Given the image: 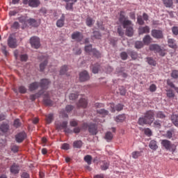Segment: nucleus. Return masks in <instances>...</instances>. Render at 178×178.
<instances>
[{"label":"nucleus","mask_w":178,"mask_h":178,"mask_svg":"<svg viewBox=\"0 0 178 178\" xmlns=\"http://www.w3.org/2000/svg\"><path fill=\"white\" fill-rule=\"evenodd\" d=\"M161 145L165 147V149L170 151V152H175L177 149L176 145L172 143L170 140L167 139L161 140Z\"/></svg>","instance_id":"nucleus-1"},{"label":"nucleus","mask_w":178,"mask_h":178,"mask_svg":"<svg viewBox=\"0 0 178 178\" xmlns=\"http://www.w3.org/2000/svg\"><path fill=\"white\" fill-rule=\"evenodd\" d=\"M125 15L126 13L124 11H121L119 17V22L122 24L124 29H126L128 26H131V21L127 19V17Z\"/></svg>","instance_id":"nucleus-2"},{"label":"nucleus","mask_w":178,"mask_h":178,"mask_svg":"<svg viewBox=\"0 0 178 178\" xmlns=\"http://www.w3.org/2000/svg\"><path fill=\"white\" fill-rule=\"evenodd\" d=\"M56 127L57 130L65 129V133H70V129H67V121H63V122H56Z\"/></svg>","instance_id":"nucleus-3"},{"label":"nucleus","mask_w":178,"mask_h":178,"mask_svg":"<svg viewBox=\"0 0 178 178\" xmlns=\"http://www.w3.org/2000/svg\"><path fill=\"white\" fill-rule=\"evenodd\" d=\"M24 5H29L31 8H38L41 2L40 0H22Z\"/></svg>","instance_id":"nucleus-4"},{"label":"nucleus","mask_w":178,"mask_h":178,"mask_svg":"<svg viewBox=\"0 0 178 178\" xmlns=\"http://www.w3.org/2000/svg\"><path fill=\"white\" fill-rule=\"evenodd\" d=\"M30 44L32 48H35V49H38L41 44H40V38L37 36H33L30 39Z\"/></svg>","instance_id":"nucleus-5"},{"label":"nucleus","mask_w":178,"mask_h":178,"mask_svg":"<svg viewBox=\"0 0 178 178\" xmlns=\"http://www.w3.org/2000/svg\"><path fill=\"white\" fill-rule=\"evenodd\" d=\"M154 116V111H148L145 113V118L149 124H152L154 120H155Z\"/></svg>","instance_id":"nucleus-6"},{"label":"nucleus","mask_w":178,"mask_h":178,"mask_svg":"<svg viewBox=\"0 0 178 178\" xmlns=\"http://www.w3.org/2000/svg\"><path fill=\"white\" fill-rule=\"evenodd\" d=\"M25 138H27V134L25 131H22L15 135V141L22 143Z\"/></svg>","instance_id":"nucleus-7"},{"label":"nucleus","mask_w":178,"mask_h":178,"mask_svg":"<svg viewBox=\"0 0 178 178\" xmlns=\"http://www.w3.org/2000/svg\"><path fill=\"white\" fill-rule=\"evenodd\" d=\"M152 37L161 40V38H163V33L161 30L153 29L152 31Z\"/></svg>","instance_id":"nucleus-8"},{"label":"nucleus","mask_w":178,"mask_h":178,"mask_svg":"<svg viewBox=\"0 0 178 178\" xmlns=\"http://www.w3.org/2000/svg\"><path fill=\"white\" fill-rule=\"evenodd\" d=\"M110 108L111 112H112L113 113L116 112V111L118 112H120V111L123 110V105L122 104H118L115 106V104L111 103L110 104Z\"/></svg>","instance_id":"nucleus-9"},{"label":"nucleus","mask_w":178,"mask_h":178,"mask_svg":"<svg viewBox=\"0 0 178 178\" xmlns=\"http://www.w3.org/2000/svg\"><path fill=\"white\" fill-rule=\"evenodd\" d=\"M88 131L91 136H97L98 134V127L95 124H90Z\"/></svg>","instance_id":"nucleus-10"},{"label":"nucleus","mask_w":178,"mask_h":178,"mask_svg":"<svg viewBox=\"0 0 178 178\" xmlns=\"http://www.w3.org/2000/svg\"><path fill=\"white\" fill-rule=\"evenodd\" d=\"M42 62L40 64V72H44L47 65H48V56H42Z\"/></svg>","instance_id":"nucleus-11"},{"label":"nucleus","mask_w":178,"mask_h":178,"mask_svg":"<svg viewBox=\"0 0 178 178\" xmlns=\"http://www.w3.org/2000/svg\"><path fill=\"white\" fill-rule=\"evenodd\" d=\"M66 2L65 9L67 10H73V5L77 2V0H63Z\"/></svg>","instance_id":"nucleus-12"},{"label":"nucleus","mask_w":178,"mask_h":178,"mask_svg":"<svg viewBox=\"0 0 178 178\" xmlns=\"http://www.w3.org/2000/svg\"><path fill=\"white\" fill-rule=\"evenodd\" d=\"M72 39L80 42L83 40V34L79 31L74 32L72 34Z\"/></svg>","instance_id":"nucleus-13"},{"label":"nucleus","mask_w":178,"mask_h":178,"mask_svg":"<svg viewBox=\"0 0 178 178\" xmlns=\"http://www.w3.org/2000/svg\"><path fill=\"white\" fill-rule=\"evenodd\" d=\"M10 172L13 173V175H19V172H20V166L16 163L13 164L10 168Z\"/></svg>","instance_id":"nucleus-14"},{"label":"nucleus","mask_w":178,"mask_h":178,"mask_svg":"<svg viewBox=\"0 0 178 178\" xmlns=\"http://www.w3.org/2000/svg\"><path fill=\"white\" fill-rule=\"evenodd\" d=\"M8 45L10 48H17V41L16 39L9 37L8 40Z\"/></svg>","instance_id":"nucleus-15"},{"label":"nucleus","mask_w":178,"mask_h":178,"mask_svg":"<svg viewBox=\"0 0 178 178\" xmlns=\"http://www.w3.org/2000/svg\"><path fill=\"white\" fill-rule=\"evenodd\" d=\"M149 26H140L138 28V34L139 35H143V34H148L149 33Z\"/></svg>","instance_id":"nucleus-16"},{"label":"nucleus","mask_w":178,"mask_h":178,"mask_svg":"<svg viewBox=\"0 0 178 178\" xmlns=\"http://www.w3.org/2000/svg\"><path fill=\"white\" fill-rule=\"evenodd\" d=\"M79 80L80 81H87V80H90V75H88V72L87 71H83L79 74Z\"/></svg>","instance_id":"nucleus-17"},{"label":"nucleus","mask_w":178,"mask_h":178,"mask_svg":"<svg viewBox=\"0 0 178 178\" xmlns=\"http://www.w3.org/2000/svg\"><path fill=\"white\" fill-rule=\"evenodd\" d=\"M50 83L51 81H49V79H41L40 83L39 84L42 90H47Z\"/></svg>","instance_id":"nucleus-18"},{"label":"nucleus","mask_w":178,"mask_h":178,"mask_svg":"<svg viewBox=\"0 0 178 178\" xmlns=\"http://www.w3.org/2000/svg\"><path fill=\"white\" fill-rule=\"evenodd\" d=\"M17 20L19 22V23H21V24H22L24 27H26L28 20H29V17L22 15L21 17H19L17 18Z\"/></svg>","instance_id":"nucleus-19"},{"label":"nucleus","mask_w":178,"mask_h":178,"mask_svg":"<svg viewBox=\"0 0 178 178\" xmlns=\"http://www.w3.org/2000/svg\"><path fill=\"white\" fill-rule=\"evenodd\" d=\"M87 105H88V102L86 99H80L79 102L77 103L78 108H87Z\"/></svg>","instance_id":"nucleus-20"},{"label":"nucleus","mask_w":178,"mask_h":178,"mask_svg":"<svg viewBox=\"0 0 178 178\" xmlns=\"http://www.w3.org/2000/svg\"><path fill=\"white\" fill-rule=\"evenodd\" d=\"M125 29H127L126 35H127L128 37H133V35L134 34V30L133 29V24H131V25L127 26Z\"/></svg>","instance_id":"nucleus-21"},{"label":"nucleus","mask_w":178,"mask_h":178,"mask_svg":"<svg viewBox=\"0 0 178 178\" xmlns=\"http://www.w3.org/2000/svg\"><path fill=\"white\" fill-rule=\"evenodd\" d=\"M168 47L172 49H177V44H176V40L175 39H168Z\"/></svg>","instance_id":"nucleus-22"},{"label":"nucleus","mask_w":178,"mask_h":178,"mask_svg":"<svg viewBox=\"0 0 178 178\" xmlns=\"http://www.w3.org/2000/svg\"><path fill=\"white\" fill-rule=\"evenodd\" d=\"M27 24H29V26H32V27H38V26H40V24H38L37 20L33 18H28Z\"/></svg>","instance_id":"nucleus-23"},{"label":"nucleus","mask_w":178,"mask_h":178,"mask_svg":"<svg viewBox=\"0 0 178 178\" xmlns=\"http://www.w3.org/2000/svg\"><path fill=\"white\" fill-rule=\"evenodd\" d=\"M38 87H40V83L35 81L30 83L29 88V90L31 91H35V90H37Z\"/></svg>","instance_id":"nucleus-24"},{"label":"nucleus","mask_w":178,"mask_h":178,"mask_svg":"<svg viewBox=\"0 0 178 178\" xmlns=\"http://www.w3.org/2000/svg\"><path fill=\"white\" fill-rule=\"evenodd\" d=\"M161 48V46L156 44H153L149 45V49L150 51H153L156 54H158L159 49Z\"/></svg>","instance_id":"nucleus-25"},{"label":"nucleus","mask_w":178,"mask_h":178,"mask_svg":"<svg viewBox=\"0 0 178 178\" xmlns=\"http://www.w3.org/2000/svg\"><path fill=\"white\" fill-rule=\"evenodd\" d=\"M43 102L44 105H47V106H52L54 105V102L49 99V97L44 96L43 99Z\"/></svg>","instance_id":"nucleus-26"},{"label":"nucleus","mask_w":178,"mask_h":178,"mask_svg":"<svg viewBox=\"0 0 178 178\" xmlns=\"http://www.w3.org/2000/svg\"><path fill=\"white\" fill-rule=\"evenodd\" d=\"M138 124L140 126H144V124H149L148 120L145 117H142L138 119Z\"/></svg>","instance_id":"nucleus-27"},{"label":"nucleus","mask_w":178,"mask_h":178,"mask_svg":"<svg viewBox=\"0 0 178 178\" xmlns=\"http://www.w3.org/2000/svg\"><path fill=\"white\" fill-rule=\"evenodd\" d=\"M0 130L2 133H8V131H9V125L5 123L1 124L0 126Z\"/></svg>","instance_id":"nucleus-28"},{"label":"nucleus","mask_w":178,"mask_h":178,"mask_svg":"<svg viewBox=\"0 0 178 178\" xmlns=\"http://www.w3.org/2000/svg\"><path fill=\"white\" fill-rule=\"evenodd\" d=\"M149 147L151 149H153V151H156L158 149V145L156 144V140H151Z\"/></svg>","instance_id":"nucleus-29"},{"label":"nucleus","mask_w":178,"mask_h":178,"mask_svg":"<svg viewBox=\"0 0 178 178\" xmlns=\"http://www.w3.org/2000/svg\"><path fill=\"white\" fill-rule=\"evenodd\" d=\"M57 27H63L65 26V15H62L60 19L56 22Z\"/></svg>","instance_id":"nucleus-30"},{"label":"nucleus","mask_w":178,"mask_h":178,"mask_svg":"<svg viewBox=\"0 0 178 178\" xmlns=\"http://www.w3.org/2000/svg\"><path fill=\"white\" fill-rule=\"evenodd\" d=\"M171 121L176 126V127H178V115L173 114L171 116Z\"/></svg>","instance_id":"nucleus-31"},{"label":"nucleus","mask_w":178,"mask_h":178,"mask_svg":"<svg viewBox=\"0 0 178 178\" xmlns=\"http://www.w3.org/2000/svg\"><path fill=\"white\" fill-rule=\"evenodd\" d=\"M151 36L149 35H146L143 38V42L145 45H149V44H151Z\"/></svg>","instance_id":"nucleus-32"},{"label":"nucleus","mask_w":178,"mask_h":178,"mask_svg":"<svg viewBox=\"0 0 178 178\" xmlns=\"http://www.w3.org/2000/svg\"><path fill=\"white\" fill-rule=\"evenodd\" d=\"M105 140L107 141H111L113 138V134L111 131H108L106 133L105 136H104Z\"/></svg>","instance_id":"nucleus-33"},{"label":"nucleus","mask_w":178,"mask_h":178,"mask_svg":"<svg viewBox=\"0 0 178 178\" xmlns=\"http://www.w3.org/2000/svg\"><path fill=\"white\" fill-rule=\"evenodd\" d=\"M100 168H101L102 170H108V169H109V162L103 161Z\"/></svg>","instance_id":"nucleus-34"},{"label":"nucleus","mask_w":178,"mask_h":178,"mask_svg":"<svg viewBox=\"0 0 178 178\" xmlns=\"http://www.w3.org/2000/svg\"><path fill=\"white\" fill-rule=\"evenodd\" d=\"M163 2L166 8H172L173 6V0H163Z\"/></svg>","instance_id":"nucleus-35"},{"label":"nucleus","mask_w":178,"mask_h":178,"mask_svg":"<svg viewBox=\"0 0 178 178\" xmlns=\"http://www.w3.org/2000/svg\"><path fill=\"white\" fill-rule=\"evenodd\" d=\"M54 120V114H49L46 115V122L47 124H51Z\"/></svg>","instance_id":"nucleus-36"},{"label":"nucleus","mask_w":178,"mask_h":178,"mask_svg":"<svg viewBox=\"0 0 178 178\" xmlns=\"http://www.w3.org/2000/svg\"><path fill=\"white\" fill-rule=\"evenodd\" d=\"M67 70H69V67L67 65H63L60 70V74H66Z\"/></svg>","instance_id":"nucleus-37"},{"label":"nucleus","mask_w":178,"mask_h":178,"mask_svg":"<svg viewBox=\"0 0 178 178\" xmlns=\"http://www.w3.org/2000/svg\"><path fill=\"white\" fill-rule=\"evenodd\" d=\"M73 147L74 148H80L83 147V142L81 140H75L73 143Z\"/></svg>","instance_id":"nucleus-38"},{"label":"nucleus","mask_w":178,"mask_h":178,"mask_svg":"<svg viewBox=\"0 0 178 178\" xmlns=\"http://www.w3.org/2000/svg\"><path fill=\"white\" fill-rule=\"evenodd\" d=\"M84 161L88 165H91L92 162V156H91V155H86L84 156Z\"/></svg>","instance_id":"nucleus-39"},{"label":"nucleus","mask_w":178,"mask_h":178,"mask_svg":"<svg viewBox=\"0 0 178 178\" xmlns=\"http://www.w3.org/2000/svg\"><path fill=\"white\" fill-rule=\"evenodd\" d=\"M124 119H126L124 115H120L115 118V122H124Z\"/></svg>","instance_id":"nucleus-40"},{"label":"nucleus","mask_w":178,"mask_h":178,"mask_svg":"<svg viewBox=\"0 0 178 178\" xmlns=\"http://www.w3.org/2000/svg\"><path fill=\"white\" fill-rule=\"evenodd\" d=\"M147 60L149 65H151L152 66H156V62L155 61V60H154V58L149 57L147 58Z\"/></svg>","instance_id":"nucleus-41"},{"label":"nucleus","mask_w":178,"mask_h":178,"mask_svg":"<svg viewBox=\"0 0 178 178\" xmlns=\"http://www.w3.org/2000/svg\"><path fill=\"white\" fill-rule=\"evenodd\" d=\"M97 113H99V115H102V116H106L108 115L109 111L105 109H100V110H97Z\"/></svg>","instance_id":"nucleus-42"},{"label":"nucleus","mask_w":178,"mask_h":178,"mask_svg":"<svg viewBox=\"0 0 178 178\" xmlns=\"http://www.w3.org/2000/svg\"><path fill=\"white\" fill-rule=\"evenodd\" d=\"M144 47V43L141 41H136L135 43V48L140 49Z\"/></svg>","instance_id":"nucleus-43"},{"label":"nucleus","mask_w":178,"mask_h":178,"mask_svg":"<svg viewBox=\"0 0 178 178\" xmlns=\"http://www.w3.org/2000/svg\"><path fill=\"white\" fill-rule=\"evenodd\" d=\"M93 50H94V49H92V45H91V44H88L85 47V51L88 54H91V52L92 53Z\"/></svg>","instance_id":"nucleus-44"},{"label":"nucleus","mask_w":178,"mask_h":178,"mask_svg":"<svg viewBox=\"0 0 178 178\" xmlns=\"http://www.w3.org/2000/svg\"><path fill=\"white\" fill-rule=\"evenodd\" d=\"M173 133H174L173 130L167 131L165 134L166 138H168L169 140H170V138H172Z\"/></svg>","instance_id":"nucleus-45"},{"label":"nucleus","mask_w":178,"mask_h":178,"mask_svg":"<svg viewBox=\"0 0 178 178\" xmlns=\"http://www.w3.org/2000/svg\"><path fill=\"white\" fill-rule=\"evenodd\" d=\"M166 95L168 98H175V93L171 89L166 90Z\"/></svg>","instance_id":"nucleus-46"},{"label":"nucleus","mask_w":178,"mask_h":178,"mask_svg":"<svg viewBox=\"0 0 178 178\" xmlns=\"http://www.w3.org/2000/svg\"><path fill=\"white\" fill-rule=\"evenodd\" d=\"M19 90V92H20V94H26L27 92V88H26L25 86H21L18 88Z\"/></svg>","instance_id":"nucleus-47"},{"label":"nucleus","mask_w":178,"mask_h":178,"mask_svg":"<svg viewBox=\"0 0 178 178\" xmlns=\"http://www.w3.org/2000/svg\"><path fill=\"white\" fill-rule=\"evenodd\" d=\"M156 118H158L159 119H165V118H166V115H165V113H163V112L158 111L156 113Z\"/></svg>","instance_id":"nucleus-48"},{"label":"nucleus","mask_w":178,"mask_h":178,"mask_svg":"<svg viewBox=\"0 0 178 178\" xmlns=\"http://www.w3.org/2000/svg\"><path fill=\"white\" fill-rule=\"evenodd\" d=\"M13 126L14 127H16V129L20 127V126H22V122H20V120L19 119L15 120Z\"/></svg>","instance_id":"nucleus-49"},{"label":"nucleus","mask_w":178,"mask_h":178,"mask_svg":"<svg viewBox=\"0 0 178 178\" xmlns=\"http://www.w3.org/2000/svg\"><path fill=\"white\" fill-rule=\"evenodd\" d=\"M171 77L175 79H178V70H174L171 72Z\"/></svg>","instance_id":"nucleus-50"},{"label":"nucleus","mask_w":178,"mask_h":178,"mask_svg":"<svg viewBox=\"0 0 178 178\" xmlns=\"http://www.w3.org/2000/svg\"><path fill=\"white\" fill-rule=\"evenodd\" d=\"M92 51V54L94 56H95V58H101V53H99L97 49H93Z\"/></svg>","instance_id":"nucleus-51"},{"label":"nucleus","mask_w":178,"mask_h":178,"mask_svg":"<svg viewBox=\"0 0 178 178\" xmlns=\"http://www.w3.org/2000/svg\"><path fill=\"white\" fill-rule=\"evenodd\" d=\"M138 156H141V152L136 151L132 152V158H134V159H137Z\"/></svg>","instance_id":"nucleus-52"},{"label":"nucleus","mask_w":178,"mask_h":178,"mask_svg":"<svg viewBox=\"0 0 178 178\" xmlns=\"http://www.w3.org/2000/svg\"><path fill=\"white\" fill-rule=\"evenodd\" d=\"M101 37V33L99 31H95L93 32V38L100 40Z\"/></svg>","instance_id":"nucleus-53"},{"label":"nucleus","mask_w":178,"mask_h":178,"mask_svg":"<svg viewBox=\"0 0 178 178\" xmlns=\"http://www.w3.org/2000/svg\"><path fill=\"white\" fill-rule=\"evenodd\" d=\"M79 97V93H71L69 96V98L71 101H74V99H76Z\"/></svg>","instance_id":"nucleus-54"},{"label":"nucleus","mask_w":178,"mask_h":178,"mask_svg":"<svg viewBox=\"0 0 178 178\" xmlns=\"http://www.w3.org/2000/svg\"><path fill=\"white\" fill-rule=\"evenodd\" d=\"M137 22L140 26H143V24H145L144 19H143V17L141 15H139L137 17Z\"/></svg>","instance_id":"nucleus-55"},{"label":"nucleus","mask_w":178,"mask_h":178,"mask_svg":"<svg viewBox=\"0 0 178 178\" xmlns=\"http://www.w3.org/2000/svg\"><path fill=\"white\" fill-rule=\"evenodd\" d=\"M92 22H93L92 18L90 17H88L86 19V26H88V27H91V26H92Z\"/></svg>","instance_id":"nucleus-56"},{"label":"nucleus","mask_w":178,"mask_h":178,"mask_svg":"<svg viewBox=\"0 0 178 178\" xmlns=\"http://www.w3.org/2000/svg\"><path fill=\"white\" fill-rule=\"evenodd\" d=\"M27 59H29V56H27V54H22L20 56V60L22 62H27Z\"/></svg>","instance_id":"nucleus-57"},{"label":"nucleus","mask_w":178,"mask_h":178,"mask_svg":"<svg viewBox=\"0 0 178 178\" xmlns=\"http://www.w3.org/2000/svg\"><path fill=\"white\" fill-rule=\"evenodd\" d=\"M171 30L173 35H178V26H172Z\"/></svg>","instance_id":"nucleus-58"},{"label":"nucleus","mask_w":178,"mask_h":178,"mask_svg":"<svg viewBox=\"0 0 178 178\" xmlns=\"http://www.w3.org/2000/svg\"><path fill=\"white\" fill-rule=\"evenodd\" d=\"M149 90L150 92H155V91H156V85H155L154 83L150 85Z\"/></svg>","instance_id":"nucleus-59"},{"label":"nucleus","mask_w":178,"mask_h":178,"mask_svg":"<svg viewBox=\"0 0 178 178\" xmlns=\"http://www.w3.org/2000/svg\"><path fill=\"white\" fill-rule=\"evenodd\" d=\"M92 73H95V74H96V73H98V71L99 70V65H97L92 67Z\"/></svg>","instance_id":"nucleus-60"},{"label":"nucleus","mask_w":178,"mask_h":178,"mask_svg":"<svg viewBox=\"0 0 178 178\" xmlns=\"http://www.w3.org/2000/svg\"><path fill=\"white\" fill-rule=\"evenodd\" d=\"M167 84L168 86H169V87H170L171 88H174L176 87L175 86V83H173V82L172 81H170V79H167Z\"/></svg>","instance_id":"nucleus-61"},{"label":"nucleus","mask_w":178,"mask_h":178,"mask_svg":"<svg viewBox=\"0 0 178 178\" xmlns=\"http://www.w3.org/2000/svg\"><path fill=\"white\" fill-rule=\"evenodd\" d=\"M62 149L67 151L70 148V145L68 143H63L61 146Z\"/></svg>","instance_id":"nucleus-62"},{"label":"nucleus","mask_w":178,"mask_h":178,"mask_svg":"<svg viewBox=\"0 0 178 178\" xmlns=\"http://www.w3.org/2000/svg\"><path fill=\"white\" fill-rule=\"evenodd\" d=\"M11 151L13 152H19V146L14 145L11 147Z\"/></svg>","instance_id":"nucleus-63"},{"label":"nucleus","mask_w":178,"mask_h":178,"mask_svg":"<svg viewBox=\"0 0 178 178\" xmlns=\"http://www.w3.org/2000/svg\"><path fill=\"white\" fill-rule=\"evenodd\" d=\"M21 178H30V175L27 172H22L21 175Z\"/></svg>","instance_id":"nucleus-64"}]
</instances>
